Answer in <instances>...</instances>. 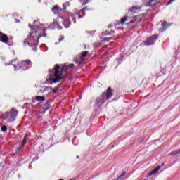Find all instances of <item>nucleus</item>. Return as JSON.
<instances>
[{"label":"nucleus","instance_id":"a211bd4d","mask_svg":"<svg viewBox=\"0 0 180 180\" xmlns=\"http://www.w3.org/2000/svg\"><path fill=\"white\" fill-rule=\"evenodd\" d=\"M162 26H163V27H165V26H167V22H163Z\"/></svg>","mask_w":180,"mask_h":180},{"label":"nucleus","instance_id":"6ab92c4d","mask_svg":"<svg viewBox=\"0 0 180 180\" xmlns=\"http://www.w3.org/2000/svg\"><path fill=\"white\" fill-rule=\"evenodd\" d=\"M81 18H82V16L79 15L78 19H81Z\"/></svg>","mask_w":180,"mask_h":180},{"label":"nucleus","instance_id":"2eb2a0df","mask_svg":"<svg viewBox=\"0 0 180 180\" xmlns=\"http://www.w3.org/2000/svg\"><path fill=\"white\" fill-rule=\"evenodd\" d=\"M174 1H175V0H169V2L167 4V6L171 5V4H172V2H174Z\"/></svg>","mask_w":180,"mask_h":180},{"label":"nucleus","instance_id":"9b49d317","mask_svg":"<svg viewBox=\"0 0 180 180\" xmlns=\"http://www.w3.org/2000/svg\"><path fill=\"white\" fill-rule=\"evenodd\" d=\"M53 12H54L55 13H56V12H58L60 11H61V9H60V8H58V6H55L53 9H52Z\"/></svg>","mask_w":180,"mask_h":180},{"label":"nucleus","instance_id":"412c9836","mask_svg":"<svg viewBox=\"0 0 180 180\" xmlns=\"http://www.w3.org/2000/svg\"><path fill=\"white\" fill-rule=\"evenodd\" d=\"M14 115H18V111H15Z\"/></svg>","mask_w":180,"mask_h":180},{"label":"nucleus","instance_id":"4be33fe9","mask_svg":"<svg viewBox=\"0 0 180 180\" xmlns=\"http://www.w3.org/2000/svg\"><path fill=\"white\" fill-rule=\"evenodd\" d=\"M66 29H68V27H70V25H68V27H65Z\"/></svg>","mask_w":180,"mask_h":180},{"label":"nucleus","instance_id":"1a4fd4ad","mask_svg":"<svg viewBox=\"0 0 180 180\" xmlns=\"http://www.w3.org/2000/svg\"><path fill=\"white\" fill-rule=\"evenodd\" d=\"M136 11H137V8H136V7H132V8L129 11V15H134V13H136Z\"/></svg>","mask_w":180,"mask_h":180},{"label":"nucleus","instance_id":"20e7f679","mask_svg":"<svg viewBox=\"0 0 180 180\" xmlns=\"http://www.w3.org/2000/svg\"><path fill=\"white\" fill-rule=\"evenodd\" d=\"M103 96H104V97L106 96L107 99H110V98H112V89L109 87L107 90L106 94H103Z\"/></svg>","mask_w":180,"mask_h":180},{"label":"nucleus","instance_id":"ddd939ff","mask_svg":"<svg viewBox=\"0 0 180 180\" xmlns=\"http://www.w3.org/2000/svg\"><path fill=\"white\" fill-rule=\"evenodd\" d=\"M154 0H148V4H146V6H152V5H153V1Z\"/></svg>","mask_w":180,"mask_h":180},{"label":"nucleus","instance_id":"f3484780","mask_svg":"<svg viewBox=\"0 0 180 180\" xmlns=\"http://www.w3.org/2000/svg\"><path fill=\"white\" fill-rule=\"evenodd\" d=\"M53 94H57V92H58V90H57V89H53Z\"/></svg>","mask_w":180,"mask_h":180},{"label":"nucleus","instance_id":"423d86ee","mask_svg":"<svg viewBox=\"0 0 180 180\" xmlns=\"http://www.w3.org/2000/svg\"><path fill=\"white\" fill-rule=\"evenodd\" d=\"M160 169H161V166H157L153 171H152L150 174H149V176H151V175H154V174H157V172H158V171H160Z\"/></svg>","mask_w":180,"mask_h":180},{"label":"nucleus","instance_id":"9d476101","mask_svg":"<svg viewBox=\"0 0 180 180\" xmlns=\"http://www.w3.org/2000/svg\"><path fill=\"white\" fill-rule=\"evenodd\" d=\"M35 99H37L38 101V102H44V101L46 100V98L44 96H37Z\"/></svg>","mask_w":180,"mask_h":180},{"label":"nucleus","instance_id":"39448f33","mask_svg":"<svg viewBox=\"0 0 180 180\" xmlns=\"http://www.w3.org/2000/svg\"><path fill=\"white\" fill-rule=\"evenodd\" d=\"M157 37H152L149 39L147 40L146 41V46H151V44H154L155 43Z\"/></svg>","mask_w":180,"mask_h":180},{"label":"nucleus","instance_id":"6e6552de","mask_svg":"<svg viewBox=\"0 0 180 180\" xmlns=\"http://www.w3.org/2000/svg\"><path fill=\"white\" fill-rule=\"evenodd\" d=\"M129 19H131V17L127 16V17L122 18L120 22V25H124V22H127V20H129Z\"/></svg>","mask_w":180,"mask_h":180},{"label":"nucleus","instance_id":"dca6fc26","mask_svg":"<svg viewBox=\"0 0 180 180\" xmlns=\"http://www.w3.org/2000/svg\"><path fill=\"white\" fill-rule=\"evenodd\" d=\"M69 68H74V64L69 65Z\"/></svg>","mask_w":180,"mask_h":180},{"label":"nucleus","instance_id":"7ed1b4c3","mask_svg":"<svg viewBox=\"0 0 180 180\" xmlns=\"http://www.w3.org/2000/svg\"><path fill=\"white\" fill-rule=\"evenodd\" d=\"M0 41H1V43H8L9 38H8L6 34L0 32Z\"/></svg>","mask_w":180,"mask_h":180},{"label":"nucleus","instance_id":"f8f14e48","mask_svg":"<svg viewBox=\"0 0 180 180\" xmlns=\"http://www.w3.org/2000/svg\"><path fill=\"white\" fill-rule=\"evenodd\" d=\"M8 131V127H6V126L1 127V131H3V133H6V131Z\"/></svg>","mask_w":180,"mask_h":180},{"label":"nucleus","instance_id":"f257e3e1","mask_svg":"<svg viewBox=\"0 0 180 180\" xmlns=\"http://www.w3.org/2000/svg\"><path fill=\"white\" fill-rule=\"evenodd\" d=\"M49 79L53 84H56L63 79V75L61 72H60V66L58 65H56L54 68L51 72L49 75Z\"/></svg>","mask_w":180,"mask_h":180},{"label":"nucleus","instance_id":"aec40b11","mask_svg":"<svg viewBox=\"0 0 180 180\" xmlns=\"http://www.w3.org/2000/svg\"><path fill=\"white\" fill-rule=\"evenodd\" d=\"M130 23H133V22L131 21L130 22H128V23H127V25L129 26V25H130Z\"/></svg>","mask_w":180,"mask_h":180},{"label":"nucleus","instance_id":"0eeeda50","mask_svg":"<svg viewBox=\"0 0 180 180\" xmlns=\"http://www.w3.org/2000/svg\"><path fill=\"white\" fill-rule=\"evenodd\" d=\"M22 65H25V67H27L28 68H30L32 67V62L30 60H27L22 63Z\"/></svg>","mask_w":180,"mask_h":180},{"label":"nucleus","instance_id":"f03ea898","mask_svg":"<svg viewBox=\"0 0 180 180\" xmlns=\"http://www.w3.org/2000/svg\"><path fill=\"white\" fill-rule=\"evenodd\" d=\"M105 101H106V98H105V96L102 95L96 101V105L101 106L105 103Z\"/></svg>","mask_w":180,"mask_h":180},{"label":"nucleus","instance_id":"4468645a","mask_svg":"<svg viewBox=\"0 0 180 180\" xmlns=\"http://www.w3.org/2000/svg\"><path fill=\"white\" fill-rule=\"evenodd\" d=\"M87 55H88V52H86V51L84 52V53L81 55V58H82H82H83L84 57H86Z\"/></svg>","mask_w":180,"mask_h":180},{"label":"nucleus","instance_id":"b1692460","mask_svg":"<svg viewBox=\"0 0 180 180\" xmlns=\"http://www.w3.org/2000/svg\"><path fill=\"white\" fill-rule=\"evenodd\" d=\"M25 143H26V141H24V144H25Z\"/></svg>","mask_w":180,"mask_h":180},{"label":"nucleus","instance_id":"5701e85b","mask_svg":"<svg viewBox=\"0 0 180 180\" xmlns=\"http://www.w3.org/2000/svg\"><path fill=\"white\" fill-rule=\"evenodd\" d=\"M11 114L13 115V112H11Z\"/></svg>","mask_w":180,"mask_h":180}]
</instances>
